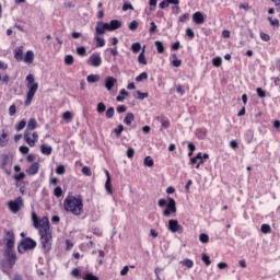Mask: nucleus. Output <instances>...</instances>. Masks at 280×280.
I'll return each instance as SVG.
<instances>
[{"label": "nucleus", "instance_id": "nucleus-1", "mask_svg": "<svg viewBox=\"0 0 280 280\" xmlns=\"http://www.w3.org/2000/svg\"><path fill=\"white\" fill-rule=\"evenodd\" d=\"M63 209L66 213L80 218L84 214V199L81 195L69 192L63 200Z\"/></svg>", "mask_w": 280, "mask_h": 280}, {"label": "nucleus", "instance_id": "nucleus-2", "mask_svg": "<svg viewBox=\"0 0 280 280\" xmlns=\"http://www.w3.org/2000/svg\"><path fill=\"white\" fill-rule=\"evenodd\" d=\"M26 89H28L26 93V100L24 102L25 106H32V102L34 96L38 92V83L35 82L34 74H28L26 77Z\"/></svg>", "mask_w": 280, "mask_h": 280}, {"label": "nucleus", "instance_id": "nucleus-3", "mask_svg": "<svg viewBox=\"0 0 280 280\" xmlns=\"http://www.w3.org/2000/svg\"><path fill=\"white\" fill-rule=\"evenodd\" d=\"M39 242L42 245V250L44 253H49L51 250V242L54 236L51 235V230H39Z\"/></svg>", "mask_w": 280, "mask_h": 280}, {"label": "nucleus", "instance_id": "nucleus-4", "mask_svg": "<svg viewBox=\"0 0 280 280\" xmlns=\"http://www.w3.org/2000/svg\"><path fill=\"white\" fill-rule=\"evenodd\" d=\"M32 222L34 229H37L39 231H50L51 225L49 224V218L43 217L42 219L38 218V214L36 212H32Z\"/></svg>", "mask_w": 280, "mask_h": 280}, {"label": "nucleus", "instance_id": "nucleus-5", "mask_svg": "<svg viewBox=\"0 0 280 280\" xmlns=\"http://www.w3.org/2000/svg\"><path fill=\"white\" fill-rule=\"evenodd\" d=\"M158 205L161 208L166 207V209L162 212L164 218H170L172 213H176V200H174V198L168 197V203L167 200L160 199Z\"/></svg>", "mask_w": 280, "mask_h": 280}, {"label": "nucleus", "instance_id": "nucleus-6", "mask_svg": "<svg viewBox=\"0 0 280 280\" xmlns=\"http://www.w3.org/2000/svg\"><path fill=\"white\" fill-rule=\"evenodd\" d=\"M36 246V241L32 240L31 237H24L18 246V253L23 255L25 250H34Z\"/></svg>", "mask_w": 280, "mask_h": 280}, {"label": "nucleus", "instance_id": "nucleus-7", "mask_svg": "<svg viewBox=\"0 0 280 280\" xmlns=\"http://www.w3.org/2000/svg\"><path fill=\"white\" fill-rule=\"evenodd\" d=\"M24 141L30 148H35L36 143H38V132L24 131Z\"/></svg>", "mask_w": 280, "mask_h": 280}, {"label": "nucleus", "instance_id": "nucleus-8", "mask_svg": "<svg viewBox=\"0 0 280 280\" xmlns=\"http://www.w3.org/2000/svg\"><path fill=\"white\" fill-rule=\"evenodd\" d=\"M8 207L11 213H19L21 208L24 207L23 197H18L15 200H10Z\"/></svg>", "mask_w": 280, "mask_h": 280}, {"label": "nucleus", "instance_id": "nucleus-9", "mask_svg": "<svg viewBox=\"0 0 280 280\" xmlns=\"http://www.w3.org/2000/svg\"><path fill=\"white\" fill-rule=\"evenodd\" d=\"M207 159H209V154L205 153L202 155V153L199 152L195 158L190 159V165H196V163H198L196 165V170H200V165H205V161H207Z\"/></svg>", "mask_w": 280, "mask_h": 280}, {"label": "nucleus", "instance_id": "nucleus-10", "mask_svg": "<svg viewBox=\"0 0 280 280\" xmlns=\"http://www.w3.org/2000/svg\"><path fill=\"white\" fill-rule=\"evenodd\" d=\"M168 231H171V233H179L180 235L183 234L184 229L183 225L178 223V220L171 219L168 220Z\"/></svg>", "mask_w": 280, "mask_h": 280}, {"label": "nucleus", "instance_id": "nucleus-11", "mask_svg": "<svg viewBox=\"0 0 280 280\" xmlns=\"http://www.w3.org/2000/svg\"><path fill=\"white\" fill-rule=\"evenodd\" d=\"M88 63H90L91 67H102V56L100 52H93L88 59Z\"/></svg>", "mask_w": 280, "mask_h": 280}, {"label": "nucleus", "instance_id": "nucleus-12", "mask_svg": "<svg viewBox=\"0 0 280 280\" xmlns=\"http://www.w3.org/2000/svg\"><path fill=\"white\" fill-rule=\"evenodd\" d=\"M4 244L8 250L14 248V231H8L4 236Z\"/></svg>", "mask_w": 280, "mask_h": 280}, {"label": "nucleus", "instance_id": "nucleus-13", "mask_svg": "<svg viewBox=\"0 0 280 280\" xmlns=\"http://www.w3.org/2000/svg\"><path fill=\"white\" fill-rule=\"evenodd\" d=\"M106 31L108 32V23L102 21L96 23V36H103V34H106Z\"/></svg>", "mask_w": 280, "mask_h": 280}, {"label": "nucleus", "instance_id": "nucleus-14", "mask_svg": "<svg viewBox=\"0 0 280 280\" xmlns=\"http://www.w3.org/2000/svg\"><path fill=\"white\" fill-rule=\"evenodd\" d=\"M38 170H40V164L35 162L28 167V170H26V174H28V176H36V174H38Z\"/></svg>", "mask_w": 280, "mask_h": 280}, {"label": "nucleus", "instance_id": "nucleus-15", "mask_svg": "<svg viewBox=\"0 0 280 280\" xmlns=\"http://www.w3.org/2000/svg\"><path fill=\"white\" fill-rule=\"evenodd\" d=\"M7 260H8V264L10 265V268H12L14 264H16V254L12 252V249H9L7 252Z\"/></svg>", "mask_w": 280, "mask_h": 280}, {"label": "nucleus", "instance_id": "nucleus-16", "mask_svg": "<svg viewBox=\"0 0 280 280\" xmlns=\"http://www.w3.org/2000/svg\"><path fill=\"white\" fill-rule=\"evenodd\" d=\"M8 131L2 129V133L0 135V148H5L8 143H10V138H8Z\"/></svg>", "mask_w": 280, "mask_h": 280}, {"label": "nucleus", "instance_id": "nucleus-17", "mask_svg": "<svg viewBox=\"0 0 280 280\" xmlns=\"http://www.w3.org/2000/svg\"><path fill=\"white\" fill-rule=\"evenodd\" d=\"M192 21L194 23H196V25H202V23H205V15L202 14V12L197 11L192 15Z\"/></svg>", "mask_w": 280, "mask_h": 280}, {"label": "nucleus", "instance_id": "nucleus-18", "mask_svg": "<svg viewBox=\"0 0 280 280\" xmlns=\"http://www.w3.org/2000/svg\"><path fill=\"white\" fill-rule=\"evenodd\" d=\"M121 27V21L112 20L109 24H107L108 32H115V30H119Z\"/></svg>", "mask_w": 280, "mask_h": 280}, {"label": "nucleus", "instance_id": "nucleus-19", "mask_svg": "<svg viewBox=\"0 0 280 280\" xmlns=\"http://www.w3.org/2000/svg\"><path fill=\"white\" fill-rule=\"evenodd\" d=\"M115 84H117V79H115L114 77L106 78L105 88L107 89V91H113V86H115Z\"/></svg>", "mask_w": 280, "mask_h": 280}, {"label": "nucleus", "instance_id": "nucleus-20", "mask_svg": "<svg viewBox=\"0 0 280 280\" xmlns=\"http://www.w3.org/2000/svg\"><path fill=\"white\" fill-rule=\"evenodd\" d=\"M36 128H38V121H36V118H31L27 121V127L25 132H32V130H36Z\"/></svg>", "mask_w": 280, "mask_h": 280}, {"label": "nucleus", "instance_id": "nucleus-21", "mask_svg": "<svg viewBox=\"0 0 280 280\" xmlns=\"http://www.w3.org/2000/svg\"><path fill=\"white\" fill-rule=\"evenodd\" d=\"M207 133H208V130L205 127L196 129V132H195L197 139H207Z\"/></svg>", "mask_w": 280, "mask_h": 280}, {"label": "nucleus", "instance_id": "nucleus-22", "mask_svg": "<svg viewBox=\"0 0 280 280\" xmlns=\"http://www.w3.org/2000/svg\"><path fill=\"white\" fill-rule=\"evenodd\" d=\"M1 162H0V168L5 170L8 166V163H10V155L3 153L0 155Z\"/></svg>", "mask_w": 280, "mask_h": 280}, {"label": "nucleus", "instance_id": "nucleus-23", "mask_svg": "<svg viewBox=\"0 0 280 280\" xmlns=\"http://www.w3.org/2000/svg\"><path fill=\"white\" fill-rule=\"evenodd\" d=\"M26 65H32L34 62V51L28 50L26 51L24 59H22Z\"/></svg>", "mask_w": 280, "mask_h": 280}, {"label": "nucleus", "instance_id": "nucleus-24", "mask_svg": "<svg viewBox=\"0 0 280 280\" xmlns=\"http://www.w3.org/2000/svg\"><path fill=\"white\" fill-rule=\"evenodd\" d=\"M14 58L15 60H18V62H21V60H23V46L15 48Z\"/></svg>", "mask_w": 280, "mask_h": 280}, {"label": "nucleus", "instance_id": "nucleus-25", "mask_svg": "<svg viewBox=\"0 0 280 280\" xmlns=\"http://www.w3.org/2000/svg\"><path fill=\"white\" fill-rule=\"evenodd\" d=\"M40 152H42V154H45V156H49L51 154V152H54V149L47 144H42Z\"/></svg>", "mask_w": 280, "mask_h": 280}, {"label": "nucleus", "instance_id": "nucleus-26", "mask_svg": "<svg viewBox=\"0 0 280 280\" xmlns=\"http://www.w3.org/2000/svg\"><path fill=\"white\" fill-rule=\"evenodd\" d=\"M133 121H135V114L132 113H128L124 118V124H126V126H130Z\"/></svg>", "mask_w": 280, "mask_h": 280}, {"label": "nucleus", "instance_id": "nucleus-27", "mask_svg": "<svg viewBox=\"0 0 280 280\" xmlns=\"http://www.w3.org/2000/svg\"><path fill=\"white\" fill-rule=\"evenodd\" d=\"M160 124H161L162 128H164L165 130H167V128H170V126H171L170 119L165 116H162L160 118Z\"/></svg>", "mask_w": 280, "mask_h": 280}, {"label": "nucleus", "instance_id": "nucleus-28", "mask_svg": "<svg viewBox=\"0 0 280 280\" xmlns=\"http://www.w3.org/2000/svg\"><path fill=\"white\" fill-rule=\"evenodd\" d=\"M139 65H148V59H145V49H142L140 55L138 56Z\"/></svg>", "mask_w": 280, "mask_h": 280}, {"label": "nucleus", "instance_id": "nucleus-29", "mask_svg": "<svg viewBox=\"0 0 280 280\" xmlns=\"http://www.w3.org/2000/svg\"><path fill=\"white\" fill-rule=\"evenodd\" d=\"M105 189L109 196H113V184H110V176L105 182Z\"/></svg>", "mask_w": 280, "mask_h": 280}, {"label": "nucleus", "instance_id": "nucleus-30", "mask_svg": "<svg viewBox=\"0 0 280 280\" xmlns=\"http://www.w3.org/2000/svg\"><path fill=\"white\" fill-rule=\"evenodd\" d=\"M149 95L148 92L137 91L136 94H133V97H136V100H145Z\"/></svg>", "mask_w": 280, "mask_h": 280}, {"label": "nucleus", "instance_id": "nucleus-31", "mask_svg": "<svg viewBox=\"0 0 280 280\" xmlns=\"http://www.w3.org/2000/svg\"><path fill=\"white\" fill-rule=\"evenodd\" d=\"M154 45H155V47H156V49H158V54H165V46L163 45L162 42L156 40V42L154 43Z\"/></svg>", "mask_w": 280, "mask_h": 280}, {"label": "nucleus", "instance_id": "nucleus-32", "mask_svg": "<svg viewBox=\"0 0 280 280\" xmlns=\"http://www.w3.org/2000/svg\"><path fill=\"white\" fill-rule=\"evenodd\" d=\"M71 276H72L74 279H82V271L80 270V268H74V269H72V271H71Z\"/></svg>", "mask_w": 280, "mask_h": 280}, {"label": "nucleus", "instance_id": "nucleus-33", "mask_svg": "<svg viewBox=\"0 0 280 280\" xmlns=\"http://www.w3.org/2000/svg\"><path fill=\"white\" fill-rule=\"evenodd\" d=\"M27 126V121L25 119L21 120L19 124L15 125L16 132H21Z\"/></svg>", "mask_w": 280, "mask_h": 280}, {"label": "nucleus", "instance_id": "nucleus-34", "mask_svg": "<svg viewBox=\"0 0 280 280\" xmlns=\"http://www.w3.org/2000/svg\"><path fill=\"white\" fill-rule=\"evenodd\" d=\"M86 80L90 83L100 82V74H90L86 77Z\"/></svg>", "mask_w": 280, "mask_h": 280}, {"label": "nucleus", "instance_id": "nucleus-35", "mask_svg": "<svg viewBox=\"0 0 280 280\" xmlns=\"http://www.w3.org/2000/svg\"><path fill=\"white\" fill-rule=\"evenodd\" d=\"M83 280H100V278L92 272H88L82 277Z\"/></svg>", "mask_w": 280, "mask_h": 280}, {"label": "nucleus", "instance_id": "nucleus-36", "mask_svg": "<svg viewBox=\"0 0 280 280\" xmlns=\"http://www.w3.org/2000/svg\"><path fill=\"white\" fill-rule=\"evenodd\" d=\"M267 21H269V23H270V25H271L272 27H279V25H280L279 19H273V20H272L271 16H268V18H267Z\"/></svg>", "mask_w": 280, "mask_h": 280}, {"label": "nucleus", "instance_id": "nucleus-37", "mask_svg": "<svg viewBox=\"0 0 280 280\" xmlns=\"http://www.w3.org/2000/svg\"><path fill=\"white\" fill-rule=\"evenodd\" d=\"M144 165L147 167H154V160H152V156H147L144 159Z\"/></svg>", "mask_w": 280, "mask_h": 280}, {"label": "nucleus", "instance_id": "nucleus-38", "mask_svg": "<svg viewBox=\"0 0 280 280\" xmlns=\"http://www.w3.org/2000/svg\"><path fill=\"white\" fill-rule=\"evenodd\" d=\"M105 51H109V54L114 58H117V56H119V50L117 49V46H115L114 48H107Z\"/></svg>", "mask_w": 280, "mask_h": 280}, {"label": "nucleus", "instance_id": "nucleus-39", "mask_svg": "<svg viewBox=\"0 0 280 280\" xmlns=\"http://www.w3.org/2000/svg\"><path fill=\"white\" fill-rule=\"evenodd\" d=\"M54 196H55L56 198H62V187L57 186V187L54 189Z\"/></svg>", "mask_w": 280, "mask_h": 280}, {"label": "nucleus", "instance_id": "nucleus-40", "mask_svg": "<svg viewBox=\"0 0 280 280\" xmlns=\"http://www.w3.org/2000/svg\"><path fill=\"white\" fill-rule=\"evenodd\" d=\"M260 231L261 233H266V234L272 233V228H270V225L265 223L261 225Z\"/></svg>", "mask_w": 280, "mask_h": 280}, {"label": "nucleus", "instance_id": "nucleus-41", "mask_svg": "<svg viewBox=\"0 0 280 280\" xmlns=\"http://www.w3.org/2000/svg\"><path fill=\"white\" fill-rule=\"evenodd\" d=\"M131 50L133 51V54H139V51H141V44L140 43H133L131 45Z\"/></svg>", "mask_w": 280, "mask_h": 280}, {"label": "nucleus", "instance_id": "nucleus-42", "mask_svg": "<svg viewBox=\"0 0 280 280\" xmlns=\"http://www.w3.org/2000/svg\"><path fill=\"white\" fill-rule=\"evenodd\" d=\"M62 119L65 121H71L73 119V114H71V112H65L62 115Z\"/></svg>", "mask_w": 280, "mask_h": 280}, {"label": "nucleus", "instance_id": "nucleus-43", "mask_svg": "<svg viewBox=\"0 0 280 280\" xmlns=\"http://www.w3.org/2000/svg\"><path fill=\"white\" fill-rule=\"evenodd\" d=\"M143 80H148V72H142L136 77V82H143Z\"/></svg>", "mask_w": 280, "mask_h": 280}, {"label": "nucleus", "instance_id": "nucleus-44", "mask_svg": "<svg viewBox=\"0 0 280 280\" xmlns=\"http://www.w3.org/2000/svg\"><path fill=\"white\" fill-rule=\"evenodd\" d=\"M183 266H186V268H194V260L186 258L182 261Z\"/></svg>", "mask_w": 280, "mask_h": 280}, {"label": "nucleus", "instance_id": "nucleus-45", "mask_svg": "<svg viewBox=\"0 0 280 280\" xmlns=\"http://www.w3.org/2000/svg\"><path fill=\"white\" fill-rule=\"evenodd\" d=\"M199 241L201 244H207L209 243V235L207 233H202L199 235Z\"/></svg>", "mask_w": 280, "mask_h": 280}, {"label": "nucleus", "instance_id": "nucleus-46", "mask_svg": "<svg viewBox=\"0 0 280 280\" xmlns=\"http://www.w3.org/2000/svg\"><path fill=\"white\" fill-rule=\"evenodd\" d=\"M106 117L107 119H113V117H115V107H109L106 110Z\"/></svg>", "mask_w": 280, "mask_h": 280}, {"label": "nucleus", "instance_id": "nucleus-47", "mask_svg": "<svg viewBox=\"0 0 280 280\" xmlns=\"http://www.w3.org/2000/svg\"><path fill=\"white\" fill-rule=\"evenodd\" d=\"M130 268H135V265L131 266H125L121 271H120V277H126V275H128V272L130 271Z\"/></svg>", "mask_w": 280, "mask_h": 280}, {"label": "nucleus", "instance_id": "nucleus-48", "mask_svg": "<svg viewBox=\"0 0 280 280\" xmlns=\"http://www.w3.org/2000/svg\"><path fill=\"white\" fill-rule=\"evenodd\" d=\"M213 67H222V57H215L212 59Z\"/></svg>", "mask_w": 280, "mask_h": 280}, {"label": "nucleus", "instance_id": "nucleus-49", "mask_svg": "<svg viewBox=\"0 0 280 280\" xmlns=\"http://www.w3.org/2000/svg\"><path fill=\"white\" fill-rule=\"evenodd\" d=\"M96 47H104L106 45V40L102 37H95Z\"/></svg>", "mask_w": 280, "mask_h": 280}, {"label": "nucleus", "instance_id": "nucleus-50", "mask_svg": "<svg viewBox=\"0 0 280 280\" xmlns=\"http://www.w3.org/2000/svg\"><path fill=\"white\" fill-rule=\"evenodd\" d=\"M201 260L203 261V264H206V266H211V258L209 257V255L202 254Z\"/></svg>", "mask_w": 280, "mask_h": 280}, {"label": "nucleus", "instance_id": "nucleus-51", "mask_svg": "<svg viewBox=\"0 0 280 280\" xmlns=\"http://www.w3.org/2000/svg\"><path fill=\"white\" fill-rule=\"evenodd\" d=\"M138 28H139V22H137L136 20L131 21L130 24H129V30L131 32H135Z\"/></svg>", "mask_w": 280, "mask_h": 280}, {"label": "nucleus", "instance_id": "nucleus-52", "mask_svg": "<svg viewBox=\"0 0 280 280\" xmlns=\"http://www.w3.org/2000/svg\"><path fill=\"white\" fill-rule=\"evenodd\" d=\"M96 110L100 114L105 113L106 112V105L103 102L98 103L97 107H96Z\"/></svg>", "mask_w": 280, "mask_h": 280}, {"label": "nucleus", "instance_id": "nucleus-53", "mask_svg": "<svg viewBox=\"0 0 280 280\" xmlns=\"http://www.w3.org/2000/svg\"><path fill=\"white\" fill-rule=\"evenodd\" d=\"M116 137H121V132H124V125H118L117 128L114 129Z\"/></svg>", "mask_w": 280, "mask_h": 280}, {"label": "nucleus", "instance_id": "nucleus-54", "mask_svg": "<svg viewBox=\"0 0 280 280\" xmlns=\"http://www.w3.org/2000/svg\"><path fill=\"white\" fill-rule=\"evenodd\" d=\"M150 34H156L159 32V26H156V23L151 22V26L149 28Z\"/></svg>", "mask_w": 280, "mask_h": 280}, {"label": "nucleus", "instance_id": "nucleus-55", "mask_svg": "<svg viewBox=\"0 0 280 280\" xmlns=\"http://www.w3.org/2000/svg\"><path fill=\"white\" fill-rule=\"evenodd\" d=\"M78 56H86V48L84 46L77 48Z\"/></svg>", "mask_w": 280, "mask_h": 280}, {"label": "nucleus", "instance_id": "nucleus-56", "mask_svg": "<svg viewBox=\"0 0 280 280\" xmlns=\"http://www.w3.org/2000/svg\"><path fill=\"white\" fill-rule=\"evenodd\" d=\"M127 10H135V7H132V3L125 2L122 4V11L127 12Z\"/></svg>", "mask_w": 280, "mask_h": 280}, {"label": "nucleus", "instance_id": "nucleus-57", "mask_svg": "<svg viewBox=\"0 0 280 280\" xmlns=\"http://www.w3.org/2000/svg\"><path fill=\"white\" fill-rule=\"evenodd\" d=\"M256 93H257L258 97H261V98L266 97V91H264V89H261V88H257Z\"/></svg>", "mask_w": 280, "mask_h": 280}, {"label": "nucleus", "instance_id": "nucleus-58", "mask_svg": "<svg viewBox=\"0 0 280 280\" xmlns=\"http://www.w3.org/2000/svg\"><path fill=\"white\" fill-rule=\"evenodd\" d=\"M260 38L264 40V43H268L270 40V35L267 33L260 32Z\"/></svg>", "mask_w": 280, "mask_h": 280}, {"label": "nucleus", "instance_id": "nucleus-59", "mask_svg": "<svg viewBox=\"0 0 280 280\" xmlns=\"http://www.w3.org/2000/svg\"><path fill=\"white\" fill-rule=\"evenodd\" d=\"M9 115L10 117H14V115H16V105H11L9 107Z\"/></svg>", "mask_w": 280, "mask_h": 280}, {"label": "nucleus", "instance_id": "nucleus-60", "mask_svg": "<svg viewBox=\"0 0 280 280\" xmlns=\"http://www.w3.org/2000/svg\"><path fill=\"white\" fill-rule=\"evenodd\" d=\"M19 150H20L21 154H30V148L26 145H21L19 148Z\"/></svg>", "mask_w": 280, "mask_h": 280}, {"label": "nucleus", "instance_id": "nucleus-61", "mask_svg": "<svg viewBox=\"0 0 280 280\" xmlns=\"http://www.w3.org/2000/svg\"><path fill=\"white\" fill-rule=\"evenodd\" d=\"M65 65H73V57L71 55L65 57Z\"/></svg>", "mask_w": 280, "mask_h": 280}, {"label": "nucleus", "instance_id": "nucleus-62", "mask_svg": "<svg viewBox=\"0 0 280 280\" xmlns=\"http://www.w3.org/2000/svg\"><path fill=\"white\" fill-rule=\"evenodd\" d=\"M82 174H84V176H91V167L89 166H83L82 167Z\"/></svg>", "mask_w": 280, "mask_h": 280}, {"label": "nucleus", "instance_id": "nucleus-63", "mask_svg": "<svg viewBox=\"0 0 280 280\" xmlns=\"http://www.w3.org/2000/svg\"><path fill=\"white\" fill-rule=\"evenodd\" d=\"M66 170H65V165H59L56 168V174L62 175L65 174Z\"/></svg>", "mask_w": 280, "mask_h": 280}, {"label": "nucleus", "instance_id": "nucleus-64", "mask_svg": "<svg viewBox=\"0 0 280 280\" xmlns=\"http://www.w3.org/2000/svg\"><path fill=\"white\" fill-rule=\"evenodd\" d=\"M271 2L276 7V11L280 12V0H271Z\"/></svg>", "mask_w": 280, "mask_h": 280}]
</instances>
